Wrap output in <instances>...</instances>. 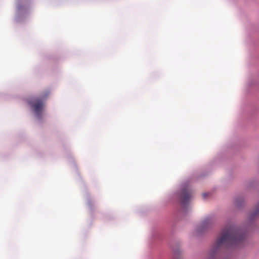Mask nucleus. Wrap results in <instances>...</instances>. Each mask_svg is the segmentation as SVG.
Here are the masks:
<instances>
[{
  "label": "nucleus",
  "instance_id": "8",
  "mask_svg": "<svg viewBox=\"0 0 259 259\" xmlns=\"http://www.w3.org/2000/svg\"><path fill=\"white\" fill-rule=\"evenodd\" d=\"M25 2H27V0H24Z\"/></svg>",
  "mask_w": 259,
  "mask_h": 259
},
{
  "label": "nucleus",
  "instance_id": "1",
  "mask_svg": "<svg viewBox=\"0 0 259 259\" xmlns=\"http://www.w3.org/2000/svg\"><path fill=\"white\" fill-rule=\"evenodd\" d=\"M245 238V234L240 229L232 225L226 227L213 244L208 259H217L215 254L220 248L237 246L242 242Z\"/></svg>",
  "mask_w": 259,
  "mask_h": 259
},
{
  "label": "nucleus",
  "instance_id": "6",
  "mask_svg": "<svg viewBox=\"0 0 259 259\" xmlns=\"http://www.w3.org/2000/svg\"><path fill=\"white\" fill-rule=\"evenodd\" d=\"M208 195V193H204L202 194V196L204 198H206V196Z\"/></svg>",
  "mask_w": 259,
  "mask_h": 259
},
{
  "label": "nucleus",
  "instance_id": "7",
  "mask_svg": "<svg viewBox=\"0 0 259 259\" xmlns=\"http://www.w3.org/2000/svg\"><path fill=\"white\" fill-rule=\"evenodd\" d=\"M207 220L204 221V224H205Z\"/></svg>",
  "mask_w": 259,
  "mask_h": 259
},
{
  "label": "nucleus",
  "instance_id": "4",
  "mask_svg": "<svg viewBox=\"0 0 259 259\" xmlns=\"http://www.w3.org/2000/svg\"><path fill=\"white\" fill-rule=\"evenodd\" d=\"M259 215V203L256 206L255 210L251 214L250 218L252 219Z\"/></svg>",
  "mask_w": 259,
  "mask_h": 259
},
{
  "label": "nucleus",
  "instance_id": "5",
  "mask_svg": "<svg viewBox=\"0 0 259 259\" xmlns=\"http://www.w3.org/2000/svg\"><path fill=\"white\" fill-rule=\"evenodd\" d=\"M23 0H18L17 7L18 10H21L22 8L21 4L23 3Z\"/></svg>",
  "mask_w": 259,
  "mask_h": 259
},
{
  "label": "nucleus",
  "instance_id": "2",
  "mask_svg": "<svg viewBox=\"0 0 259 259\" xmlns=\"http://www.w3.org/2000/svg\"><path fill=\"white\" fill-rule=\"evenodd\" d=\"M48 95L49 93L46 92L41 95L40 97L33 98L29 101V104L38 118L41 116V112L44 107V101Z\"/></svg>",
  "mask_w": 259,
  "mask_h": 259
},
{
  "label": "nucleus",
  "instance_id": "3",
  "mask_svg": "<svg viewBox=\"0 0 259 259\" xmlns=\"http://www.w3.org/2000/svg\"><path fill=\"white\" fill-rule=\"evenodd\" d=\"M192 197V193L190 189L188 187H185L181 190L180 195V200L181 204L185 206L189 201Z\"/></svg>",
  "mask_w": 259,
  "mask_h": 259
}]
</instances>
